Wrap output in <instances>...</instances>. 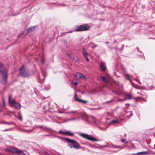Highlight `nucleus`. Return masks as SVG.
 Segmentation results:
<instances>
[{
  "label": "nucleus",
  "mask_w": 155,
  "mask_h": 155,
  "mask_svg": "<svg viewBox=\"0 0 155 155\" xmlns=\"http://www.w3.org/2000/svg\"><path fill=\"white\" fill-rule=\"evenodd\" d=\"M90 26L87 24H83L76 27L74 31H81L89 30Z\"/></svg>",
  "instance_id": "1"
},
{
  "label": "nucleus",
  "mask_w": 155,
  "mask_h": 155,
  "mask_svg": "<svg viewBox=\"0 0 155 155\" xmlns=\"http://www.w3.org/2000/svg\"><path fill=\"white\" fill-rule=\"evenodd\" d=\"M11 96H9L8 100L10 105L14 107L17 109H20L21 107L20 104L16 103L13 99L11 100Z\"/></svg>",
  "instance_id": "2"
},
{
  "label": "nucleus",
  "mask_w": 155,
  "mask_h": 155,
  "mask_svg": "<svg viewBox=\"0 0 155 155\" xmlns=\"http://www.w3.org/2000/svg\"><path fill=\"white\" fill-rule=\"evenodd\" d=\"M79 135L81 137L84 138H86L89 140L93 141H98L97 140L93 137L91 135H89L87 134L80 133L79 134Z\"/></svg>",
  "instance_id": "3"
},
{
  "label": "nucleus",
  "mask_w": 155,
  "mask_h": 155,
  "mask_svg": "<svg viewBox=\"0 0 155 155\" xmlns=\"http://www.w3.org/2000/svg\"><path fill=\"white\" fill-rule=\"evenodd\" d=\"M65 140L68 143H71L73 145V147L75 148L76 149H78L81 147L79 143L75 140H71L68 138H66Z\"/></svg>",
  "instance_id": "4"
},
{
  "label": "nucleus",
  "mask_w": 155,
  "mask_h": 155,
  "mask_svg": "<svg viewBox=\"0 0 155 155\" xmlns=\"http://www.w3.org/2000/svg\"><path fill=\"white\" fill-rule=\"evenodd\" d=\"M7 150L13 153L19 154L22 152V151L18 148L14 147H10L7 148Z\"/></svg>",
  "instance_id": "5"
},
{
  "label": "nucleus",
  "mask_w": 155,
  "mask_h": 155,
  "mask_svg": "<svg viewBox=\"0 0 155 155\" xmlns=\"http://www.w3.org/2000/svg\"><path fill=\"white\" fill-rule=\"evenodd\" d=\"M19 75L24 78L28 77L29 75L28 73L25 71L23 66L20 69Z\"/></svg>",
  "instance_id": "6"
},
{
  "label": "nucleus",
  "mask_w": 155,
  "mask_h": 155,
  "mask_svg": "<svg viewBox=\"0 0 155 155\" xmlns=\"http://www.w3.org/2000/svg\"><path fill=\"white\" fill-rule=\"evenodd\" d=\"M74 77L75 78L77 79L83 78L84 79H86L87 78L85 76L80 73H77L75 75Z\"/></svg>",
  "instance_id": "7"
},
{
  "label": "nucleus",
  "mask_w": 155,
  "mask_h": 155,
  "mask_svg": "<svg viewBox=\"0 0 155 155\" xmlns=\"http://www.w3.org/2000/svg\"><path fill=\"white\" fill-rule=\"evenodd\" d=\"M74 97V100L76 101H78L80 102H81L82 103L84 104H85L87 103V101L83 100L78 98L77 97L76 94V93L75 94Z\"/></svg>",
  "instance_id": "8"
},
{
  "label": "nucleus",
  "mask_w": 155,
  "mask_h": 155,
  "mask_svg": "<svg viewBox=\"0 0 155 155\" xmlns=\"http://www.w3.org/2000/svg\"><path fill=\"white\" fill-rule=\"evenodd\" d=\"M82 53L84 57H85L87 61H89V60L88 57V54L87 53L85 49L84 48H83L82 49Z\"/></svg>",
  "instance_id": "9"
},
{
  "label": "nucleus",
  "mask_w": 155,
  "mask_h": 155,
  "mask_svg": "<svg viewBox=\"0 0 155 155\" xmlns=\"http://www.w3.org/2000/svg\"><path fill=\"white\" fill-rule=\"evenodd\" d=\"M66 114L71 115H77L78 114L76 110H71L67 111L66 112Z\"/></svg>",
  "instance_id": "10"
},
{
  "label": "nucleus",
  "mask_w": 155,
  "mask_h": 155,
  "mask_svg": "<svg viewBox=\"0 0 155 155\" xmlns=\"http://www.w3.org/2000/svg\"><path fill=\"white\" fill-rule=\"evenodd\" d=\"M106 146L107 147H113L114 148H117L119 149V150L122 149L124 148L123 147H121L120 146H117L116 145H114L112 144H109V143H107Z\"/></svg>",
  "instance_id": "11"
},
{
  "label": "nucleus",
  "mask_w": 155,
  "mask_h": 155,
  "mask_svg": "<svg viewBox=\"0 0 155 155\" xmlns=\"http://www.w3.org/2000/svg\"><path fill=\"white\" fill-rule=\"evenodd\" d=\"M105 64L103 62H101V64L100 65V68L101 70L103 71H105L106 70V68L105 66Z\"/></svg>",
  "instance_id": "12"
},
{
  "label": "nucleus",
  "mask_w": 155,
  "mask_h": 155,
  "mask_svg": "<svg viewBox=\"0 0 155 155\" xmlns=\"http://www.w3.org/2000/svg\"><path fill=\"white\" fill-rule=\"evenodd\" d=\"M124 76L125 77V79L127 80H128L130 81H131L132 76L130 75L126 74L124 75Z\"/></svg>",
  "instance_id": "13"
},
{
  "label": "nucleus",
  "mask_w": 155,
  "mask_h": 155,
  "mask_svg": "<svg viewBox=\"0 0 155 155\" xmlns=\"http://www.w3.org/2000/svg\"><path fill=\"white\" fill-rule=\"evenodd\" d=\"M100 79L102 81H104L105 83H107L108 82V80H107L106 77L104 76H101L100 77Z\"/></svg>",
  "instance_id": "14"
},
{
  "label": "nucleus",
  "mask_w": 155,
  "mask_h": 155,
  "mask_svg": "<svg viewBox=\"0 0 155 155\" xmlns=\"http://www.w3.org/2000/svg\"><path fill=\"white\" fill-rule=\"evenodd\" d=\"M69 58L70 59L75 61H78V58L76 56H74L73 55H70V56L69 57Z\"/></svg>",
  "instance_id": "15"
},
{
  "label": "nucleus",
  "mask_w": 155,
  "mask_h": 155,
  "mask_svg": "<svg viewBox=\"0 0 155 155\" xmlns=\"http://www.w3.org/2000/svg\"><path fill=\"white\" fill-rule=\"evenodd\" d=\"M119 123V120L118 119H117L112 120L110 122V124H118Z\"/></svg>",
  "instance_id": "16"
},
{
  "label": "nucleus",
  "mask_w": 155,
  "mask_h": 155,
  "mask_svg": "<svg viewBox=\"0 0 155 155\" xmlns=\"http://www.w3.org/2000/svg\"><path fill=\"white\" fill-rule=\"evenodd\" d=\"M35 28V26H31L28 28L27 29V32H29L32 31H33Z\"/></svg>",
  "instance_id": "17"
},
{
  "label": "nucleus",
  "mask_w": 155,
  "mask_h": 155,
  "mask_svg": "<svg viewBox=\"0 0 155 155\" xmlns=\"http://www.w3.org/2000/svg\"><path fill=\"white\" fill-rule=\"evenodd\" d=\"M18 116L15 115V117L17 118L20 121H22V116H21V114L20 112H19L18 113Z\"/></svg>",
  "instance_id": "18"
},
{
  "label": "nucleus",
  "mask_w": 155,
  "mask_h": 155,
  "mask_svg": "<svg viewBox=\"0 0 155 155\" xmlns=\"http://www.w3.org/2000/svg\"><path fill=\"white\" fill-rule=\"evenodd\" d=\"M64 132V134H66L67 135L70 136H72L74 135L73 133L69 131H65V132Z\"/></svg>",
  "instance_id": "19"
},
{
  "label": "nucleus",
  "mask_w": 155,
  "mask_h": 155,
  "mask_svg": "<svg viewBox=\"0 0 155 155\" xmlns=\"http://www.w3.org/2000/svg\"><path fill=\"white\" fill-rule=\"evenodd\" d=\"M117 86L119 88L120 90H121L123 88V86L122 84H120L118 82H115Z\"/></svg>",
  "instance_id": "20"
},
{
  "label": "nucleus",
  "mask_w": 155,
  "mask_h": 155,
  "mask_svg": "<svg viewBox=\"0 0 155 155\" xmlns=\"http://www.w3.org/2000/svg\"><path fill=\"white\" fill-rule=\"evenodd\" d=\"M86 118H87V119H86V120H89L90 119V118H92L93 120V121L94 122H95L96 121L95 120V117H94L93 116H88L87 115H86Z\"/></svg>",
  "instance_id": "21"
},
{
  "label": "nucleus",
  "mask_w": 155,
  "mask_h": 155,
  "mask_svg": "<svg viewBox=\"0 0 155 155\" xmlns=\"http://www.w3.org/2000/svg\"><path fill=\"white\" fill-rule=\"evenodd\" d=\"M148 153V151H143V152H138L137 153V154H138L143 155L146 154Z\"/></svg>",
  "instance_id": "22"
},
{
  "label": "nucleus",
  "mask_w": 155,
  "mask_h": 155,
  "mask_svg": "<svg viewBox=\"0 0 155 155\" xmlns=\"http://www.w3.org/2000/svg\"><path fill=\"white\" fill-rule=\"evenodd\" d=\"M127 99H130L132 98V96L130 94H127L126 95Z\"/></svg>",
  "instance_id": "23"
},
{
  "label": "nucleus",
  "mask_w": 155,
  "mask_h": 155,
  "mask_svg": "<svg viewBox=\"0 0 155 155\" xmlns=\"http://www.w3.org/2000/svg\"><path fill=\"white\" fill-rule=\"evenodd\" d=\"M141 99V100H143L144 102L146 101V100H144L143 98L141 97H137L136 98V100H135V101H138V99Z\"/></svg>",
  "instance_id": "24"
},
{
  "label": "nucleus",
  "mask_w": 155,
  "mask_h": 155,
  "mask_svg": "<svg viewBox=\"0 0 155 155\" xmlns=\"http://www.w3.org/2000/svg\"><path fill=\"white\" fill-rule=\"evenodd\" d=\"M121 142H123L125 143H128V141L126 139H121Z\"/></svg>",
  "instance_id": "25"
},
{
  "label": "nucleus",
  "mask_w": 155,
  "mask_h": 155,
  "mask_svg": "<svg viewBox=\"0 0 155 155\" xmlns=\"http://www.w3.org/2000/svg\"><path fill=\"white\" fill-rule=\"evenodd\" d=\"M115 94L118 95H120L122 94V93L121 91H117L116 92H115Z\"/></svg>",
  "instance_id": "26"
},
{
  "label": "nucleus",
  "mask_w": 155,
  "mask_h": 155,
  "mask_svg": "<svg viewBox=\"0 0 155 155\" xmlns=\"http://www.w3.org/2000/svg\"><path fill=\"white\" fill-rule=\"evenodd\" d=\"M43 155H50V154L47 153L46 151H44L43 152Z\"/></svg>",
  "instance_id": "27"
},
{
  "label": "nucleus",
  "mask_w": 155,
  "mask_h": 155,
  "mask_svg": "<svg viewBox=\"0 0 155 155\" xmlns=\"http://www.w3.org/2000/svg\"><path fill=\"white\" fill-rule=\"evenodd\" d=\"M73 31H68L67 32H64V33H63L62 34L64 35L66 33H71V32H73Z\"/></svg>",
  "instance_id": "28"
},
{
  "label": "nucleus",
  "mask_w": 155,
  "mask_h": 155,
  "mask_svg": "<svg viewBox=\"0 0 155 155\" xmlns=\"http://www.w3.org/2000/svg\"><path fill=\"white\" fill-rule=\"evenodd\" d=\"M48 87H45V89L46 90H48L50 88V86L49 84L47 86Z\"/></svg>",
  "instance_id": "29"
},
{
  "label": "nucleus",
  "mask_w": 155,
  "mask_h": 155,
  "mask_svg": "<svg viewBox=\"0 0 155 155\" xmlns=\"http://www.w3.org/2000/svg\"><path fill=\"white\" fill-rule=\"evenodd\" d=\"M113 101V100H111L109 101H107L106 102V103H110Z\"/></svg>",
  "instance_id": "30"
},
{
  "label": "nucleus",
  "mask_w": 155,
  "mask_h": 155,
  "mask_svg": "<svg viewBox=\"0 0 155 155\" xmlns=\"http://www.w3.org/2000/svg\"><path fill=\"white\" fill-rule=\"evenodd\" d=\"M0 123L1 124H10L8 123H7V122L4 121L3 122H0Z\"/></svg>",
  "instance_id": "31"
},
{
  "label": "nucleus",
  "mask_w": 155,
  "mask_h": 155,
  "mask_svg": "<svg viewBox=\"0 0 155 155\" xmlns=\"http://www.w3.org/2000/svg\"><path fill=\"white\" fill-rule=\"evenodd\" d=\"M72 83L73 84H74L75 85H76V86L78 84V83L76 81H75V82H74V83H73V82H72Z\"/></svg>",
  "instance_id": "32"
},
{
  "label": "nucleus",
  "mask_w": 155,
  "mask_h": 155,
  "mask_svg": "<svg viewBox=\"0 0 155 155\" xmlns=\"http://www.w3.org/2000/svg\"><path fill=\"white\" fill-rule=\"evenodd\" d=\"M127 99V98H125L123 99H119V101H124L126 99Z\"/></svg>",
  "instance_id": "33"
},
{
  "label": "nucleus",
  "mask_w": 155,
  "mask_h": 155,
  "mask_svg": "<svg viewBox=\"0 0 155 155\" xmlns=\"http://www.w3.org/2000/svg\"><path fill=\"white\" fill-rule=\"evenodd\" d=\"M67 55L69 56V57L70 56V55H72L71 54L70 52H67Z\"/></svg>",
  "instance_id": "34"
},
{
  "label": "nucleus",
  "mask_w": 155,
  "mask_h": 155,
  "mask_svg": "<svg viewBox=\"0 0 155 155\" xmlns=\"http://www.w3.org/2000/svg\"><path fill=\"white\" fill-rule=\"evenodd\" d=\"M76 119V118H72V119H70L68 120L70 121V120H75Z\"/></svg>",
  "instance_id": "35"
},
{
  "label": "nucleus",
  "mask_w": 155,
  "mask_h": 155,
  "mask_svg": "<svg viewBox=\"0 0 155 155\" xmlns=\"http://www.w3.org/2000/svg\"><path fill=\"white\" fill-rule=\"evenodd\" d=\"M63 132H65V131H63L62 130H60L59 132L60 133L64 134V133Z\"/></svg>",
  "instance_id": "36"
},
{
  "label": "nucleus",
  "mask_w": 155,
  "mask_h": 155,
  "mask_svg": "<svg viewBox=\"0 0 155 155\" xmlns=\"http://www.w3.org/2000/svg\"><path fill=\"white\" fill-rule=\"evenodd\" d=\"M2 101H3V105H5V102H4V100H2Z\"/></svg>",
  "instance_id": "37"
},
{
  "label": "nucleus",
  "mask_w": 155,
  "mask_h": 155,
  "mask_svg": "<svg viewBox=\"0 0 155 155\" xmlns=\"http://www.w3.org/2000/svg\"><path fill=\"white\" fill-rule=\"evenodd\" d=\"M41 62L42 64H43L44 62L43 60H41Z\"/></svg>",
  "instance_id": "38"
},
{
  "label": "nucleus",
  "mask_w": 155,
  "mask_h": 155,
  "mask_svg": "<svg viewBox=\"0 0 155 155\" xmlns=\"http://www.w3.org/2000/svg\"><path fill=\"white\" fill-rule=\"evenodd\" d=\"M64 42L65 43H67V41H64Z\"/></svg>",
  "instance_id": "39"
},
{
  "label": "nucleus",
  "mask_w": 155,
  "mask_h": 155,
  "mask_svg": "<svg viewBox=\"0 0 155 155\" xmlns=\"http://www.w3.org/2000/svg\"><path fill=\"white\" fill-rule=\"evenodd\" d=\"M105 43L106 44H108L109 43L108 42V41L106 42Z\"/></svg>",
  "instance_id": "40"
},
{
  "label": "nucleus",
  "mask_w": 155,
  "mask_h": 155,
  "mask_svg": "<svg viewBox=\"0 0 155 155\" xmlns=\"http://www.w3.org/2000/svg\"><path fill=\"white\" fill-rule=\"evenodd\" d=\"M128 113H130V114H131V112H128Z\"/></svg>",
  "instance_id": "41"
},
{
  "label": "nucleus",
  "mask_w": 155,
  "mask_h": 155,
  "mask_svg": "<svg viewBox=\"0 0 155 155\" xmlns=\"http://www.w3.org/2000/svg\"><path fill=\"white\" fill-rule=\"evenodd\" d=\"M97 47L96 45H95V46H93V47H94V48H95V47Z\"/></svg>",
  "instance_id": "42"
},
{
  "label": "nucleus",
  "mask_w": 155,
  "mask_h": 155,
  "mask_svg": "<svg viewBox=\"0 0 155 155\" xmlns=\"http://www.w3.org/2000/svg\"><path fill=\"white\" fill-rule=\"evenodd\" d=\"M135 80H136L138 82V81H137V80H136V79H135Z\"/></svg>",
  "instance_id": "43"
},
{
  "label": "nucleus",
  "mask_w": 155,
  "mask_h": 155,
  "mask_svg": "<svg viewBox=\"0 0 155 155\" xmlns=\"http://www.w3.org/2000/svg\"><path fill=\"white\" fill-rule=\"evenodd\" d=\"M66 5H63V6H65Z\"/></svg>",
  "instance_id": "44"
},
{
  "label": "nucleus",
  "mask_w": 155,
  "mask_h": 155,
  "mask_svg": "<svg viewBox=\"0 0 155 155\" xmlns=\"http://www.w3.org/2000/svg\"><path fill=\"white\" fill-rule=\"evenodd\" d=\"M126 134H125V136H126Z\"/></svg>",
  "instance_id": "45"
}]
</instances>
